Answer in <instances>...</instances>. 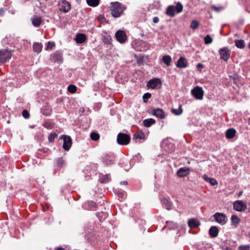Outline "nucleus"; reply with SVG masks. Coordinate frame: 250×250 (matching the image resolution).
Segmentation results:
<instances>
[{"label":"nucleus","instance_id":"nucleus-1","mask_svg":"<svg viewBox=\"0 0 250 250\" xmlns=\"http://www.w3.org/2000/svg\"><path fill=\"white\" fill-rule=\"evenodd\" d=\"M111 5L110 9L111 15L114 18L120 17L125 8L118 2H112Z\"/></svg>","mask_w":250,"mask_h":250},{"label":"nucleus","instance_id":"nucleus-2","mask_svg":"<svg viewBox=\"0 0 250 250\" xmlns=\"http://www.w3.org/2000/svg\"><path fill=\"white\" fill-rule=\"evenodd\" d=\"M162 84V81L160 78H155L147 83L146 86L151 89H159L161 87Z\"/></svg>","mask_w":250,"mask_h":250},{"label":"nucleus","instance_id":"nucleus-3","mask_svg":"<svg viewBox=\"0 0 250 250\" xmlns=\"http://www.w3.org/2000/svg\"><path fill=\"white\" fill-rule=\"evenodd\" d=\"M130 137L125 133H120L117 138V143L121 145H127L129 144Z\"/></svg>","mask_w":250,"mask_h":250},{"label":"nucleus","instance_id":"nucleus-4","mask_svg":"<svg viewBox=\"0 0 250 250\" xmlns=\"http://www.w3.org/2000/svg\"><path fill=\"white\" fill-rule=\"evenodd\" d=\"M12 57V53L7 49L0 50V63H4L9 60Z\"/></svg>","mask_w":250,"mask_h":250},{"label":"nucleus","instance_id":"nucleus-5","mask_svg":"<svg viewBox=\"0 0 250 250\" xmlns=\"http://www.w3.org/2000/svg\"><path fill=\"white\" fill-rule=\"evenodd\" d=\"M191 93L196 99L202 100L203 99L204 92L201 87L196 86L194 87L191 90Z\"/></svg>","mask_w":250,"mask_h":250},{"label":"nucleus","instance_id":"nucleus-6","mask_svg":"<svg viewBox=\"0 0 250 250\" xmlns=\"http://www.w3.org/2000/svg\"><path fill=\"white\" fill-rule=\"evenodd\" d=\"M233 208L237 211L242 212L247 208V205L243 201L237 200L233 203Z\"/></svg>","mask_w":250,"mask_h":250},{"label":"nucleus","instance_id":"nucleus-7","mask_svg":"<svg viewBox=\"0 0 250 250\" xmlns=\"http://www.w3.org/2000/svg\"><path fill=\"white\" fill-rule=\"evenodd\" d=\"M220 59L227 62L229 59L230 55V51L227 47L221 48L219 51Z\"/></svg>","mask_w":250,"mask_h":250},{"label":"nucleus","instance_id":"nucleus-8","mask_svg":"<svg viewBox=\"0 0 250 250\" xmlns=\"http://www.w3.org/2000/svg\"><path fill=\"white\" fill-rule=\"evenodd\" d=\"M213 217L215 221L217 223L224 225L226 224V215L223 213L217 212L213 215Z\"/></svg>","mask_w":250,"mask_h":250},{"label":"nucleus","instance_id":"nucleus-9","mask_svg":"<svg viewBox=\"0 0 250 250\" xmlns=\"http://www.w3.org/2000/svg\"><path fill=\"white\" fill-rule=\"evenodd\" d=\"M72 145L71 138L67 135H63V150L68 151Z\"/></svg>","mask_w":250,"mask_h":250},{"label":"nucleus","instance_id":"nucleus-10","mask_svg":"<svg viewBox=\"0 0 250 250\" xmlns=\"http://www.w3.org/2000/svg\"><path fill=\"white\" fill-rule=\"evenodd\" d=\"M117 40L121 43L125 42L127 37L125 32L123 30H119L115 34Z\"/></svg>","mask_w":250,"mask_h":250},{"label":"nucleus","instance_id":"nucleus-11","mask_svg":"<svg viewBox=\"0 0 250 250\" xmlns=\"http://www.w3.org/2000/svg\"><path fill=\"white\" fill-rule=\"evenodd\" d=\"M151 113L152 115L161 119H164L165 117L164 112L160 108L153 109Z\"/></svg>","mask_w":250,"mask_h":250},{"label":"nucleus","instance_id":"nucleus-12","mask_svg":"<svg viewBox=\"0 0 250 250\" xmlns=\"http://www.w3.org/2000/svg\"><path fill=\"white\" fill-rule=\"evenodd\" d=\"M176 65L180 68H186L188 65V62L185 58L181 57L178 60Z\"/></svg>","mask_w":250,"mask_h":250},{"label":"nucleus","instance_id":"nucleus-13","mask_svg":"<svg viewBox=\"0 0 250 250\" xmlns=\"http://www.w3.org/2000/svg\"><path fill=\"white\" fill-rule=\"evenodd\" d=\"M190 173V169L187 167L180 168L177 172L178 176L179 177H184L188 176Z\"/></svg>","mask_w":250,"mask_h":250},{"label":"nucleus","instance_id":"nucleus-14","mask_svg":"<svg viewBox=\"0 0 250 250\" xmlns=\"http://www.w3.org/2000/svg\"><path fill=\"white\" fill-rule=\"evenodd\" d=\"M115 157L112 155H105L104 157V162L107 166L110 165L114 163Z\"/></svg>","mask_w":250,"mask_h":250},{"label":"nucleus","instance_id":"nucleus-15","mask_svg":"<svg viewBox=\"0 0 250 250\" xmlns=\"http://www.w3.org/2000/svg\"><path fill=\"white\" fill-rule=\"evenodd\" d=\"M86 40V36L84 34L78 33L76 35L75 40L77 43H83Z\"/></svg>","mask_w":250,"mask_h":250},{"label":"nucleus","instance_id":"nucleus-16","mask_svg":"<svg viewBox=\"0 0 250 250\" xmlns=\"http://www.w3.org/2000/svg\"><path fill=\"white\" fill-rule=\"evenodd\" d=\"M219 230L216 226H212L209 229V234L211 237H216L218 235Z\"/></svg>","mask_w":250,"mask_h":250},{"label":"nucleus","instance_id":"nucleus-17","mask_svg":"<svg viewBox=\"0 0 250 250\" xmlns=\"http://www.w3.org/2000/svg\"><path fill=\"white\" fill-rule=\"evenodd\" d=\"M200 225L199 221L196 219H190L188 221V225L190 228H195Z\"/></svg>","mask_w":250,"mask_h":250},{"label":"nucleus","instance_id":"nucleus-18","mask_svg":"<svg viewBox=\"0 0 250 250\" xmlns=\"http://www.w3.org/2000/svg\"><path fill=\"white\" fill-rule=\"evenodd\" d=\"M175 8L174 6L169 5L168 6L166 10V14L171 17H173L175 14Z\"/></svg>","mask_w":250,"mask_h":250},{"label":"nucleus","instance_id":"nucleus-19","mask_svg":"<svg viewBox=\"0 0 250 250\" xmlns=\"http://www.w3.org/2000/svg\"><path fill=\"white\" fill-rule=\"evenodd\" d=\"M236 132L235 129L229 128L226 131V137L228 139H232L235 136Z\"/></svg>","mask_w":250,"mask_h":250},{"label":"nucleus","instance_id":"nucleus-20","mask_svg":"<svg viewBox=\"0 0 250 250\" xmlns=\"http://www.w3.org/2000/svg\"><path fill=\"white\" fill-rule=\"evenodd\" d=\"M33 50L37 53H40L42 48V45L41 43L34 42L33 45Z\"/></svg>","mask_w":250,"mask_h":250},{"label":"nucleus","instance_id":"nucleus-21","mask_svg":"<svg viewBox=\"0 0 250 250\" xmlns=\"http://www.w3.org/2000/svg\"><path fill=\"white\" fill-rule=\"evenodd\" d=\"M156 121L152 118L145 119L143 121V125L145 127H149L154 124Z\"/></svg>","mask_w":250,"mask_h":250},{"label":"nucleus","instance_id":"nucleus-22","mask_svg":"<svg viewBox=\"0 0 250 250\" xmlns=\"http://www.w3.org/2000/svg\"><path fill=\"white\" fill-rule=\"evenodd\" d=\"M203 179L209 183L212 186H216L218 184L217 181L214 178L208 177L206 175L203 176Z\"/></svg>","mask_w":250,"mask_h":250},{"label":"nucleus","instance_id":"nucleus-23","mask_svg":"<svg viewBox=\"0 0 250 250\" xmlns=\"http://www.w3.org/2000/svg\"><path fill=\"white\" fill-rule=\"evenodd\" d=\"M161 202L167 210L171 209V204L168 199L165 198H162Z\"/></svg>","mask_w":250,"mask_h":250},{"label":"nucleus","instance_id":"nucleus-24","mask_svg":"<svg viewBox=\"0 0 250 250\" xmlns=\"http://www.w3.org/2000/svg\"><path fill=\"white\" fill-rule=\"evenodd\" d=\"M32 22L33 24L35 26L38 27L41 24V22H42V20L41 17L36 16L32 19Z\"/></svg>","mask_w":250,"mask_h":250},{"label":"nucleus","instance_id":"nucleus-25","mask_svg":"<svg viewBox=\"0 0 250 250\" xmlns=\"http://www.w3.org/2000/svg\"><path fill=\"white\" fill-rule=\"evenodd\" d=\"M234 42L237 48L243 49L245 47V42L243 40H235Z\"/></svg>","mask_w":250,"mask_h":250},{"label":"nucleus","instance_id":"nucleus-26","mask_svg":"<svg viewBox=\"0 0 250 250\" xmlns=\"http://www.w3.org/2000/svg\"><path fill=\"white\" fill-rule=\"evenodd\" d=\"M163 62L164 63H165L167 66L170 65L171 62H172V59L171 57L169 55H165L162 58Z\"/></svg>","mask_w":250,"mask_h":250},{"label":"nucleus","instance_id":"nucleus-27","mask_svg":"<svg viewBox=\"0 0 250 250\" xmlns=\"http://www.w3.org/2000/svg\"><path fill=\"white\" fill-rule=\"evenodd\" d=\"M71 9V4L67 0H63V12H68Z\"/></svg>","mask_w":250,"mask_h":250},{"label":"nucleus","instance_id":"nucleus-28","mask_svg":"<svg viewBox=\"0 0 250 250\" xmlns=\"http://www.w3.org/2000/svg\"><path fill=\"white\" fill-rule=\"evenodd\" d=\"M182 104H179L178 109H172L171 110V112L176 115H181L182 113Z\"/></svg>","mask_w":250,"mask_h":250},{"label":"nucleus","instance_id":"nucleus-29","mask_svg":"<svg viewBox=\"0 0 250 250\" xmlns=\"http://www.w3.org/2000/svg\"><path fill=\"white\" fill-rule=\"evenodd\" d=\"M51 60L54 62L60 61L61 60V54L58 52L54 53L51 57Z\"/></svg>","mask_w":250,"mask_h":250},{"label":"nucleus","instance_id":"nucleus-30","mask_svg":"<svg viewBox=\"0 0 250 250\" xmlns=\"http://www.w3.org/2000/svg\"><path fill=\"white\" fill-rule=\"evenodd\" d=\"M231 223L233 225L236 226L240 222L239 218L235 215H232L231 217Z\"/></svg>","mask_w":250,"mask_h":250},{"label":"nucleus","instance_id":"nucleus-31","mask_svg":"<svg viewBox=\"0 0 250 250\" xmlns=\"http://www.w3.org/2000/svg\"><path fill=\"white\" fill-rule=\"evenodd\" d=\"M87 3L88 5L95 7L99 3V0H86Z\"/></svg>","mask_w":250,"mask_h":250},{"label":"nucleus","instance_id":"nucleus-32","mask_svg":"<svg viewBox=\"0 0 250 250\" xmlns=\"http://www.w3.org/2000/svg\"><path fill=\"white\" fill-rule=\"evenodd\" d=\"M199 26V23L197 20H193L191 22L190 27L192 29L195 30L198 28Z\"/></svg>","mask_w":250,"mask_h":250},{"label":"nucleus","instance_id":"nucleus-33","mask_svg":"<svg viewBox=\"0 0 250 250\" xmlns=\"http://www.w3.org/2000/svg\"><path fill=\"white\" fill-rule=\"evenodd\" d=\"M133 137L135 139H144L145 138V135L143 132H138L134 135Z\"/></svg>","mask_w":250,"mask_h":250},{"label":"nucleus","instance_id":"nucleus-34","mask_svg":"<svg viewBox=\"0 0 250 250\" xmlns=\"http://www.w3.org/2000/svg\"><path fill=\"white\" fill-rule=\"evenodd\" d=\"M111 180V178L109 175L106 174L104 175L101 179V182L102 183H108Z\"/></svg>","mask_w":250,"mask_h":250},{"label":"nucleus","instance_id":"nucleus-35","mask_svg":"<svg viewBox=\"0 0 250 250\" xmlns=\"http://www.w3.org/2000/svg\"><path fill=\"white\" fill-rule=\"evenodd\" d=\"M175 11L177 13H180L182 12L183 9V5L180 2H178L176 5L175 6Z\"/></svg>","mask_w":250,"mask_h":250},{"label":"nucleus","instance_id":"nucleus-36","mask_svg":"<svg viewBox=\"0 0 250 250\" xmlns=\"http://www.w3.org/2000/svg\"><path fill=\"white\" fill-rule=\"evenodd\" d=\"M103 41L106 44H110L111 43L112 39L109 36H104L103 37Z\"/></svg>","mask_w":250,"mask_h":250},{"label":"nucleus","instance_id":"nucleus-37","mask_svg":"<svg viewBox=\"0 0 250 250\" xmlns=\"http://www.w3.org/2000/svg\"><path fill=\"white\" fill-rule=\"evenodd\" d=\"M205 44H208L212 42V39L209 35H207L204 37Z\"/></svg>","mask_w":250,"mask_h":250},{"label":"nucleus","instance_id":"nucleus-38","mask_svg":"<svg viewBox=\"0 0 250 250\" xmlns=\"http://www.w3.org/2000/svg\"><path fill=\"white\" fill-rule=\"evenodd\" d=\"M55 46V43L54 42H47L45 49L46 50H52Z\"/></svg>","mask_w":250,"mask_h":250},{"label":"nucleus","instance_id":"nucleus-39","mask_svg":"<svg viewBox=\"0 0 250 250\" xmlns=\"http://www.w3.org/2000/svg\"><path fill=\"white\" fill-rule=\"evenodd\" d=\"M90 138L93 141H97L100 138V135L97 133L92 132L91 133Z\"/></svg>","mask_w":250,"mask_h":250},{"label":"nucleus","instance_id":"nucleus-40","mask_svg":"<svg viewBox=\"0 0 250 250\" xmlns=\"http://www.w3.org/2000/svg\"><path fill=\"white\" fill-rule=\"evenodd\" d=\"M68 91L71 93H74L76 91L77 87L74 85H70L67 88Z\"/></svg>","mask_w":250,"mask_h":250},{"label":"nucleus","instance_id":"nucleus-41","mask_svg":"<svg viewBox=\"0 0 250 250\" xmlns=\"http://www.w3.org/2000/svg\"><path fill=\"white\" fill-rule=\"evenodd\" d=\"M150 97H151L150 93L147 92V93L144 94L143 96L144 102L145 103H146L148 99H149Z\"/></svg>","mask_w":250,"mask_h":250},{"label":"nucleus","instance_id":"nucleus-42","mask_svg":"<svg viewBox=\"0 0 250 250\" xmlns=\"http://www.w3.org/2000/svg\"><path fill=\"white\" fill-rule=\"evenodd\" d=\"M57 134L55 133H51L48 137V140L50 142L54 141V139L56 137Z\"/></svg>","mask_w":250,"mask_h":250},{"label":"nucleus","instance_id":"nucleus-43","mask_svg":"<svg viewBox=\"0 0 250 250\" xmlns=\"http://www.w3.org/2000/svg\"><path fill=\"white\" fill-rule=\"evenodd\" d=\"M238 250H250V246L248 245H242L239 247Z\"/></svg>","mask_w":250,"mask_h":250},{"label":"nucleus","instance_id":"nucleus-44","mask_svg":"<svg viewBox=\"0 0 250 250\" xmlns=\"http://www.w3.org/2000/svg\"><path fill=\"white\" fill-rule=\"evenodd\" d=\"M23 117L25 119H28L29 117V114L27 110H23L22 113Z\"/></svg>","mask_w":250,"mask_h":250},{"label":"nucleus","instance_id":"nucleus-45","mask_svg":"<svg viewBox=\"0 0 250 250\" xmlns=\"http://www.w3.org/2000/svg\"><path fill=\"white\" fill-rule=\"evenodd\" d=\"M211 8L216 12H219L221 10L223 9L222 7H217L215 5L212 6Z\"/></svg>","mask_w":250,"mask_h":250},{"label":"nucleus","instance_id":"nucleus-46","mask_svg":"<svg viewBox=\"0 0 250 250\" xmlns=\"http://www.w3.org/2000/svg\"><path fill=\"white\" fill-rule=\"evenodd\" d=\"M159 21V19L158 17H155L153 19V22L155 23H158Z\"/></svg>","mask_w":250,"mask_h":250},{"label":"nucleus","instance_id":"nucleus-47","mask_svg":"<svg viewBox=\"0 0 250 250\" xmlns=\"http://www.w3.org/2000/svg\"><path fill=\"white\" fill-rule=\"evenodd\" d=\"M120 184L121 185H127V182L126 181H122V182H120Z\"/></svg>","mask_w":250,"mask_h":250},{"label":"nucleus","instance_id":"nucleus-48","mask_svg":"<svg viewBox=\"0 0 250 250\" xmlns=\"http://www.w3.org/2000/svg\"><path fill=\"white\" fill-rule=\"evenodd\" d=\"M4 14V11L2 9H0V16H2Z\"/></svg>","mask_w":250,"mask_h":250},{"label":"nucleus","instance_id":"nucleus-49","mask_svg":"<svg viewBox=\"0 0 250 250\" xmlns=\"http://www.w3.org/2000/svg\"><path fill=\"white\" fill-rule=\"evenodd\" d=\"M197 67L198 68H200V67L202 68V67H203V65H202V64H201V63H198V64H197Z\"/></svg>","mask_w":250,"mask_h":250},{"label":"nucleus","instance_id":"nucleus-50","mask_svg":"<svg viewBox=\"0 0 250 250\" xmlns=\"http://www.w3.org/2000/svg\"><path fill=\"white\" fill-rule=\"evenodd\" d=\"M104 17L103 16H101L100 15L99 17V20H101L102 19H104Z\"/></svg>","mask_w":250,"mask_h":250},{"label":"nucleus","instance_id":"nucleus-51","mask_svg":"<svg viewBox=\"0 0 250 250\" xmlns=\"http://www.w3.org/2000/svg\"><path fill=\"white\" fill-rule=\"evenodd\" d=\"M243 194V191H240L238 194V197H240L242 194Z\"/></svg>","mask_w":250,"mask_h":250},{"label":"nucleus","instance_id":"nucleus-52","mask_svg":"<svg viewBox=\"0 0 250 250\" xmlns=\"http://www.w3.org/2000/svg\"><path fill=\"white\" fill-rule=\"evenodd\" d=\"M44 126L45 127H47V128H49V125H48V124L47 123H45L44 124Z\"/></svg>","mask_w":250,"mask_h":250},{"label":"nucleus","instance_id":"nucleus-53","mask_svg":"<svg viewBox=\"0 0 250 250\" xmlns=\"http://www.w3.org/2000/svg\"><path fill=\"white\" fill-rule=\"evenodd\" d=\"M248 124L250 125V117L248 119Z\"/></svg>","mask_w":250,"mask_h":250},{"label":"nucleus","instance_id":"nucleus-54","mask_svg":"<svg viewBox=\"0 0 250 250\" xmlns=\"http://www.w3.org/2000/svg\"><path fill=\"white\" fill-rule=\"evenodd\" d=\"M56 250H62V248H59L57 249H56Z\"/></svg>","mask_w":250,"mask_h":250},{"label":"nucleus","instance_id":"nucleus-55","mask_svg":"<svg viewBox=\"0 0 250 250\" xmlns=\"http://www.w3.org/2000/svg\"><path fill=\"white\" fill-rule=\"evenodd\" d=\"M248 48H249V49L250 50V42H249V44H248Z\"/></svg>","mask_w":250,"mask_h":250},{"label":"nucleus","instance_id":"nucleus-56","mask_svg":"<svg viewBox=\"0 0 250 250\" xmlns=\"http://www.w3.org/2000/svg\"><path fill=\"white\" fill-rule=\"evenodd\" d=\"M248 209H249V212H250V204L249 205V207Z\"/></svg>","mask_w":250,"mask_h":250},{"label":"nucleus","instance_id":"nucleus-57","mask_svg":"<svg viewBox=\"0 0 250 250\" xmlns=\"http://www.w3.org/2000/svg\"><path fill=\"white\" fill-rule=\"evenodd\" d=\"M226 250H231L229 248H227L226 249Z\"/></svg>","mask_w":250,"mask_h":250},{"label":"nucleus","instance_id":"nucleus-58","mask_svg":"<svg viewBox=\"0 0 250 250\" xmlns=\"http://www.w3.org/2000/svg\"><path fill=\"white\" fill-rule=\"evenodd\" d=\"M60 138H61V139L62 138V136H61L60 137Z\"/></svg>","mask_w":250,"mask_h":250},{"label":"nucleus","instance_id":"nucleus-59","mask_svg":"<svg viewBox=\"0 0 250 250\" xmlns=\"http://www.w3.org/2000/svg\"><path fill=\"white\" fill-rule=\"evenodd\" d=\"M121 195H122V193H120V197H121Z\"/></svg>","mask_w":250,"mask_h":250},{"label":"nucleus","instance_id":"nucleus-60","mask_svg":"<svg viewBox=\"0 0 250 250\" xmlns=\"http://www.w3.org/2000/svg\"><path fill=\"white\" fill-rule=\"evenodd\" d=\"M121 195H122V193H120V197H121Z\"/></svg>","mask_w":250,"mask_h":250},{"label":"nucleus","instance_id":"nucleus-61","mask_svg":"<svg viewBox=\"0 0 250 250\" xmlns=\"http://www.w3.org/2000/svg\"><path fill=\"white\" fill-rule=\"evenodd\" d=\"M63 250H64L63 249Z\"/></svg>","mask_w":250,"mask_h":250}]
</instances>
